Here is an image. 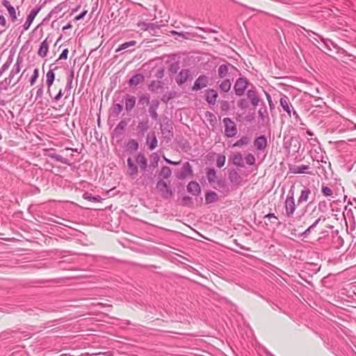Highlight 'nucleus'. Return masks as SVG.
Returning <instances> with one entry per match:
<instances>
[{
  "instance_id": "obj_30",
  "label": "nucleus",
  "mask_w": 356,
  "mask_h": 356,
  "mask_svg": "<svg viewBox=\"0 0 356 356\" xmlns=\"http://www.w3.org/2000/svg\"><path fill=\"white\" fill-rule=\"evenodd\" d=\"M144 79L145 77L142 74H136L129 79V84L131 86H136L143 82Z\"/></svg>"
},
{
  "instance_id": "obj_16",
  "label": "nucleus",
  "mask_w": 356,
  "mask_h": 356,
  "mask_svg": "<svg viewBox=\"0 0 356 356\" xmlns=\"http://www.w3.org/2000/svg\"><path fill=\"white\" fill-rule=\"evenodd\" d=\"M50 70L46 74V83L47 88H51L55 80L54 70L57 69V67L54 66V64L49 65Z\"/></svg>"
},
{
  "instance_id": "obj_54",
  "label": "nucleus",
  "mask_w": 356,
  "mask_h": 356,
  "mask_svg": "<svg viewBox=\"0 0 356 356\" xmlns=\"http://www.w3.org/2000/svg\"><path fill=\"white\" fill-rule=\"evenodd\" d=\"M175 97V92H170L169 93L164 94L161 97V101L164 103H168L171 99Z\"/></svg>"
},
{
  "instance_id": "obj_61",
  "label": "nucleus",
  "mask_w": 356,
  "mask_h": 356,
  "mask_svg": "<svg viewBox=\"0 0 356 356\" xmlns=\"http://www.w3.org/2000/svg\"><path fill=\"white\" fill-rule=\"evenodd\" d=\"M33 22L26 19V21L24 23V24L22 26V33L24 32V31H26L27 30L29 29L31 24H32Z\"/></svg>"
},
{
  "instance_id": "obj_52",
  "label": "nucleus",
  "mask_w": 356,
  "mask_h": 356,
  "mask_svg": "<svg viewBox=\"0 0 356 356\" xmlns=\"http://www.w3.org/2000/svg\"><path fill=\"white\" fill-rule=\"evenodd\" d=\"M83 198L85 200H88L89 201L93 202H100L101 197L99 196H93L91 194L85 193L83 195Z\"/></svg>"
},
{
  "instance_id": "obj_43",
  "label": "nucleus",
  "mask_w": 356,
  "mask_h": 356,
  "mask_svg": "<svg viewBox=\"0 0 356 356\" xmlns=\"http://www.w3.org/2000/svg\"><path fill=\"white\" fill-rule=\"evenodd\" d=\"M231 81L229 79L223 80L219 85L221 91L227 92L231 88Z\"/></svg>"
},
{
  "instance_id": "obj_31",
  "label": "nucleus",
  "mask_w": 356,
  "mask_h": 356,
  "mask_svg": "<svg viewBox=\"0 0 356 356\" xmlns=\"http://www.w3.org/2000/svg\"><path fill=\"white\" fill-rule=\"evenodd\" d=\"M218 200V195L214 191H207L205 194V202L206 204H211Z\"/></svg>"
},
{
  "instance_id": "obj_46",
  "label": "nucleus",
  "mask_w": 356,
  "mask_h": 356,
  "mask_svg": "<svg viewBox=\"0 0 356 356\" xmlns=\"http://www.w3.org/2000/svg\"><path fill=\"white\" fill-rule=\"evenodd\" d=\"M138 149V143L134 139L130 140L127 144V151H136Z\"/></svg>"
},
{
  "instance_id": "obj_2",
  "label": "nucleus",
  "mask_w": 356,
  "mask_h": 356,
  "mask_svg": "<svg viewBox=\"0 0 356 356\" xmlns=\"http://www.w3.org/2000/svg\"><path fill=\"white\" fill-rule=\"evenodd\" d=\"M222 122L225 127V136L227 138H233L236 136L238 131L235 122L229 118H224Z\"/></svg>"
},
{
  "instance_id": "obj_22",
  "label": "nucleus",
  "mask_w": 356,
  "mask_h": 356,
  "mask_svg": "<svg viewBox=\"0 0 356 356\" xmlns=\"http://www.w3.org/2000/svg\"><path fill=\"white\" fill-rule=\"evenodd\" d=\"M187 191L193 195H198L201 193L200 186L196 181H190L187 185Z\"/></svg>"
},
{
  "instance_id": "obj_11",
  "label": "nucleus",
  "mask_w": 356,
  "mask_h": 356,
  "mask_svg": "<svg viewBox=\"0 0 356 356\" xmlns=\"http://www.w3.org/2000/svg\"><path fill=\"white\" fill-rule=\"evenodd\" d=\"M161 131L165 138L171 140L173 137L172 124L169 121L164 122L161 124Z\"/></svg>"
},
{
  "instance_id": "obj_20",
  "label": "nucleus",
  "mask_w": 356,
  "mask_h": 356,
  "mask_svg": "<svg viewBox=\"0 0 356 356\" xmlns=\"http://www.w3.org/2000/svg\"><path fill=\"white\" fill-rule=\"evenodd\" d=\"M127 165H128V170H127L128 175L131 177H136L138 173V168L136 164L134 163L131 157H129L127 159Z\"/></svg>"
},
{
  "instance_id": "obj_28",
  "label": "nucleus",
  "mask_w": 356,
  "mask_h": 356,
  "mask_svg": "<svg viewBox=\"0 0 356 356\" xmlns=\"http://www.w3.org/2000/svg\"><path fill=\"white\" fill-rule=\"evenodd\" d=\"M49 49V44L47 39L44 40L40 45L39 49L38 51V54L44 58L47 56Z\"/></svg>"
},
{
  "instance_id": "obj_58",
  "label": "nucleus",
  "mask_w": 356,
  "mask_h": 356,
  "mask_svg": "<svg viewBox=\"0 0 356 356\" xmlns=\"http://www.w3.org/2000/svg\"><path fill=\"white\" fill-rule=\"evenodd\" d=\"M149 23H147L143 21H140L137 23V26L141 30V31H147L149 30Z\"/></svg>"
},
{
  "instance_id": "obj_6",
  "label": "nucleus",
  "mask_w": 356,
  "mask_h": 356,
  "mask_svg": "<svg viewBox=\"0 0 356 356\" xmlns=\"http://www.w3.org/2000/svg\"><path fill=\"white\" fill-rule=\"evenodd\" d=\"M209 84V77L204 74H202L197 77L195 80L194 85L192 88L193 91L200 90L205 87H207Z\"/></svg>"
},
{
  "instance_id": "obj_36",
  "label": "nucleus",
  "mask_w": 356,
  "mask_h": 356,
  "mask_svg": "<svg viewBox=\"0 0 356 356\" xmlns=\"http://www.w3.org/2000/svg\"><path fill=\"white\" fill-rule=\"evenodd\" d=\"M67 0L58 4L49 13V17L59 13L62 10L67 7Z\"/></svg>"
},
{
  "instance_id": "obj_1",
  "label": "nucleus",
  "mask_w": 356,
  "mask_h": 356,
  "mask_svg": "<svg viewBox=\"0 0 356 356\" xmlns=\"http://www.w3.org/2000/svg\"><path fill=\"white\" fill-rule=\"evenodd\" d=\"M294 186H292L289 191L286 198L284 202L285 216L287 218H291L296 209L294 200Z\"/></svg>"
},
{
  "instance_id": "obj_15",
  "label": "nucleus",
  "mask_w": 356,
  "mask_h": 356,
  "mask_svg": "<svg viewBox=\"0 0 356 356\" xmlns=\"http://www.w3.org/2000/svg\"><path fill=\"white\" fill-rule=\"evenodd\" d=\"M124 101L125 104V110L127 112L131 111L136 105V97L133 95H126L122 99L121 102L122 103Z\"/></svg>"
},
{
  "instance_id": "obj_60",
  "label": "nucleus",
  "mask_w": 356,
  "mask_h": 356,
  "mask_svg": "<svg viewBox=\"0 0 356 356\" xmlns=\"http://www.w3.org/2000/svg\"><path fill=\"white\" fill-rule=\"evenodd\" d=\"M179 68V63H173L170 65L169 70L171 73L175 74L177 72Z\"/></svg>"
},
{
  "instance_id": "obj_37",
  "label": "nucleus",
  "mask_w": 356,
  "mask_h": 356,
  "mask_svg": "<svg viewBox=\"0 0 356 356\" xmlns=\"http://www.w3.org/2000/svg\"><path fill=\"white\" fill-rule=\"evenodd\" d=\"M207 178L210 184H213L215 183V180L216 178V172L213 168H209L206 172Z\"/></svg>"
},
{
  "instance_id": "obj_63",
  "label": "nucleus",
  "mask_w": 356,
  "mask_h": 356,
  "mask_svg": "<svg viewBox=\"0 0 356 356\" xmlns=\"http://www.w3.org/2000/svg\"><path fill=\"white\" fill-rule=\"evenodd\" d=\"M139 102L141 104H148L149 103V97L146 95H143L139 99Z\"/></svg>"
},
{
  "instance_id": "obj_32",
  "label": "nucleus",
  "mask_w": 356,
  "mask_h": 356,
  "mask_svg": "<svg viewBox=\"0 0 356 356\" xmlns=\"http://www.w3.org/2000/svg\"><path fill=\"white\" fill-rule=\"evenodd\" d=\"M229 179L232 183L235 184H240L242 180L241 176L234 170L229 172Z\"/></svg>"
},
{
  "instance_id": "obj_5",
  "label": "nucleus",
  "mask_w": 356,
  "mask_h": 356,
  "mask_svg": "<svg viewBox=\"0 0 356 356\" xmlns=\"http://www.w3.org/2000/svg\"><path fill=\"white\" fill-rule=\"evenodd\" d=\"M149 128V120L145 118L139 121L136 128V134L138 137H143Z\"/></svg>"
},
{
  "instance_id": "obj_29",
  "label": "nucleus",
  "mask_w": 356,
  "mask_h": 356,
  "mask_svg": "<svg viewBox=\"0 0 356 356\" xmlns=\"http://www.w3.org/2000/svg\"><path fill=\"white\" fill-rule=\"evenodd\" d=\"M123 109V106L121 101L119 103L114 102L112 108H111V115L115 118H118L120 113Z\"/></svg>"
},
{
  "instance_id": "obj_3",
  "label": "nucleus",
  "mask_w": 356,
  "mask_h": 356,
  "mask_svg": "<svg viewBox=\"0 0 356 356\" xmlns=\"http://www.w3.org/2000/svg\"><path fill=\"white\" fill-rule=\"evenodd\" d=\"M156 188L159 190L161 195L164 199H171L173 197L174 193L172 190L169 186H168L163 179H161L157 181Z\"/></svg>"
},
{
  "instance_id": "obj_8",
  "label": "nucleus",
  "mask_w": 356,
  "mask_h": 356,
  "mask_svg": "<svg viewBox=\"0 0 356 356\" xmlns=\"http://www.w3.org/2000/svg\"><path fill=\"white\" fill-rule=\"evenodd\" d=\"M355 143L356 139H348L347 141L346 140H339L335 142L336 148L341 152H347L350 150V147L352 145L350 143Z\"/></svg>"
},
{
  "instance_id": "obj_26",
  "label": "nucleus",
  "mask_w": 356,
  "mask_h": 356,
  "mask_svg": "<svg viewBox=\"0 0 356 356\" xmlns=\"http://www.w3.org/2000/svg\"><path fill=\"white\" fill-rule=\"evenodd\" d=\"M231 159L234 165L241 168L244 167L243 156L240 152L233 154Z\"/></svg>"
},
{
  "instance_id": "obj_45",
  "label": "nucleus",
  "mask_w": 356,
  "mask_h": 356,
  "mask_svg": "<svg viewBox=\"0 0 356 356\" xmlns=\"http://www.w3.org/2000/svg\"><path fill=\"white\" fill-rule=\"evenodd\" d=\"M40 10H41L40 6H35L33 9H32L30 11V13H29V15L26 17V19L33 22L34 20L35 17H36V15L40 11Z\"/></svg>"
},
{
  "instance_id": "obj_21",
  "label": "nucleus",
  "mask_w": 356,
  "mask_h": 356,
  "mask_svg": "<svg viewBox=\"0 0 356 356\" xmlns=\"http://www.w3.org/2000/svg\"><path fill=\"white\" fill-rule=\"evenodd\" d=\"M190 76H191V73L188 70H186V69L181 70L178 74V77L177 79V83L179 86H181L182 84H184V83L186 82V81L188 79Z\"/></svg>"
},
{
  "instance_id": "obj_64",
  "label": "nucleus",
  "mask_w": 356,
  "mask_h": 356,
  "mask_svg": "<svg viewBox=\"0 0 356 356\" xmlns=\"http://www.w3.org/2000/svg\"><path fill=\"white\" fill-rule=\"evenodd\" d=\"M69 51L67 49H65L63 50L62 53L60 54L58 60L67 59L68 56Z\"/></svg>"
},
{
  "instance_id": "obj_55",
  "label": "nucleus",
  "mask_w": 356,
  "mask_h": 356,
  "mask_svg": "<svg viewBox=\"0 0 356 356\" xmlns=\"http://www.w3.org/2000/svg\"><path fill=\"white\" fill-rule=\"evenodd\" d=\"M220 110L223 112H227L230 109L229 103L227 101L222 100L220 102Z\"/></svg>"
},
{
  "instance_id": "obj_10",
  "label": "nucleus",
  "mask_w": 356,
  "mask_h": 356,
  "mask_svg": "<svg viewBox=\"0 0 356 356\" xmlns=\"http://www.w3.org/2000/svg\"><path fill=\"white\" fill-rule=\"evenodd\" d=\"M253 143L256 150L258 152H264L268 145L267 138L264 135L257 137Z\"/></svg>"
},
{
  "instance_id": "obj_19",
  "label": "nucleus",
  "mask_w": 356,
  "mask_h": 356,
  "mask_svg": "<svg viewBox=\"0 0 356 356\" xmlns=\"http://www.w3.org/2000/svg\"><path fill=\"white\" fill-rule=\"evenodd\" d=\"M127 165H128V170H127L128 175L131 177H136L138 173V168L136 164L134 163L131 157H129L127 159Z\"/></svg>"
},
{
  "instance_id": "obj_33",
  "label": "nucleus",
  "mask_w": 356,
  "mask_h": 356,
  "mask_svg": "<svg viewBox=\"0 0 356 356\" xmlns=\"http://www.w3.org/2000/svg\"><path fill=\"white\" fill-rule=\"evenodd\" d=\"M216 186H213V188L216 189L220 190L222 193H227L229 192V187L227 186L226 181L222 179H218L216 183Z\"/></svg>"
},
{
  "instance_id": "obj_27",
  "label": "nucleus",
  "mask_w": 356,
  "mask_h": 356,
  "mask_svg": "<svg viewBox=\"0 0 356 356\" xmlns=\"http://www.w3.org/2000/svg\"><path fill=\"white\" fill-rule=\"evenodd\" d=\"M159 101L156 100V101L152 102V105L149 106V108L148 109V112L149 113V115L154 120H157V119L159 118V115H158V113L156 112V110H157V108L159 107Z\"/></svg>"
},
{
  "instance_id": "obj_53",
  "label": "nucleus",
  "mask_w": 356,
  "mask_h": 356,
  "mask_svg": "<svg viewBox=\"0 0 356 356\" xmlns=\"http://www.w3.org/2000/svg\"><path fill=\"white\" fill-rule=\"evenodd\" d=\"M245 160L246 163L249 165H253L256 161L254 156L251 153H248L245 155Z\"/></svg>"
},
{
  "instance_id": "obj_50",
  "label": "nucleus",
  "mask_w": 356,
  "mask_h": 356,
  "mask_svg": "<svg viewBox=\"0 0 356 356\" xmlns=\"http://www.w3.org/2000/svg\"><path fill=\"white\" fill-rule=\"evenodd\" d=\"M49 156L56 161H59L64 164H68V160L67 159L63 157L61 155H59L57 154H49Z\"/></svg>"
},
{
  "instance_id": "obj_56",
  "label": "nucleus",
  "mask_w": 356,
  "mask_h": 356,
  "mask_svg": "<svg viewBox=\"0 0 356 356\" xmlns=\"http://www.w3.org/2000/svg\"><path fill=\"white\" fill-rule=\"evenodd\" d=\"M38 76H39V70H38V68H35V70H33V74L29 80L31 86H33L35 84L37 79L38 78Z\"/></svg>"
},
{
  "instance_id": "obj_34",
  "label": "nucleus",
  "mask_w": 356,
  "mask_h": 356,
  "mask_svg": "<svg viewBox=\"0 0 356 356\" xmlns=\"http://www.w3.org/2000/svg\"><path fill=\"white\" fill-rule=\"evenodd\" d=\"M320 149V152H316L317 154L312 156V158L315 161H316L318 163L321 162L322 163L326 164L327 163L328 158L325 155V152H323L321 149Z\"/></svg>"
},
{
  "instance_id": "obj_48",
  "label": "nucleus",
  "mask_w": 356,
  "mask_h": 356,
  "mask_svg": "<svg viewBox=\"0 0 356 356\" xmlns=\"http://www.w3.org/2000/svg\"><path fill=\"white\" fill-rule=\"evenodd\" d=\"M126 126H127V122L124 120H121L118 123V124L116 126V127L115 128V132L117 134L120 135L122 133V131H124Z\"/></svg>"
},
{
  "instance_id": "obj_23",
  "label": "nucleus",
  "mask_w": 356,
  "mask_h": 356,
  "mask_svg": "<svg viewBox=\"0 0 356 356\" xmlns=\"http://www.w3.org/2000/svg\"><path fill=\"white\" fill-rule=\"evenodd\" d=\"M218 97V92L214 89L207 90L205 94V99L209 104L214 105Z\"/></svg>"
},
{
  "instance_id": "obj_12",
  "label": "nucleus",
  "mask_w": 356,
  "mask_h": 356,
  "mask_svg": "<svg viewBox=\"0 0 356 356\" xmlns=\"http://www.w3.org/2000/svg\"><path fill=\"white\" fill-rule=\"evenodd\" d=\"M157 138L155 131H151L149 132L146 137V145L149 150H153L157 147Z\"/></svg>"
},
{
  "instance_id": "obj_24",
  "label": "nucleus",
  "mask_w": 356,
  "mask_h": 356,
  "mask_svg": "<svg viewBox=\"0 0 356 356\" xmlns=\"http://www.w3.org/2000/svg\"><path fill=\"white\" fill-rule=\"evenodd\" d=\"M311 195V190L308 187H304L298 199V204H300L303 202H306L309 200V195Z\"/></svg>"
},
{
  "instance_id": "obj_59",
  "label": "nucleus",
  "mask_w": 356,
  "mask_h": 356,
  "mask_svg": "<svg viewBox=\"0 0 356 356\" xmlns=\"http://www.w3.org/2000/svg\"><path fill=\"white\" fill-rule=\"evenodd\" d=\"M238 106L241 109L247 108L248 106V102L245 99H241L238 102Z\"/></svg>"
},
{
  "instance_id": "obj_18",
  "label": "nucleus",
  "mask_w": 356,
  "mask_h": 356,
  "mask_svg": "<svg viewBox=\"0 0 356 356\" xmlns=\"http://www.w3.org/2000/svg\"><path fill=\"white\" fill-rule=\"evenodd\" d=\"M309 168V165H291L289 167L290 172L293 174H309L312 173L307 172V170Z\"/></svg>"
},
{
  "instance_id": "obj_47",
  "label": "nucleus",
  "mask_w": 356,
  "mask_h": 356,
  "mask_svg": "<svg viewBox=\"0 0 356 356\" xmlns=\"http://www.w3.org/2000/svg\"><path fill=\"white\" fill-rule=\"evenodd\" d=\"M12 80L13 78H10L9 76L5 78L2 81L0 82V89L6 90L8 88V86L10 85Z\"/></svg>"
},
{
  "instance_id": "obj_17",
  "label": "nucleus",
  "mask_w": 356,
  "mask_h": 356,
  "mask_svg": "<svg viewBox=\"0 0 356 356\" xmlns=\"http://www.w3.org/2000/svg\"><path fill=\"white\" fill-rule=\"evenodd\" d=\"M22 63H23V58L20 56H18L16 59V63H15V65H13L12 70H10V72L9 73L8 76H10V78L13 79L14 76L20 72Z\"/></svg>"
},
{
  "instance_id": "obj_38",
  "label": "nucleus",
  "mask_w": 356,
  "mask_h": 356,
  "mask_svg": "<svg viewBox=\"0 0 356 356\" xmlns=\"http://www.w3.org/2000/svg\"><path fill=\"white\" fill-rule=\"evenodd\" d=\"M250 143V138L248 136H242L239 140L236 141L233 145V147H241L247 145Z\"/></svg>"
},
{
  "instance_id": "obj_41",
  "label": "nucleus",
  "mask_w": 356,
  "mask_h": 356,
  "mask_svg": "<svg viewBox=\"0 0 356 356\" xmlns=\"http://www.w3.org/2000/svg\"><path fill=\"white\" fill-rule=\"evenodd\" d=\"M205 118H206L207 120L209 122L211 126H212V127L216 126V124L217 123V119H216V115L213 113H211L210 111H206L205 112Z\"/></svg>"
},
{
  "instance_id": "obj_57",
  "label": "nucleus",
  "mask_w": 356,
  "mask_h": 356,
  "mask_svg": "<svg viewBox=\"0 0 356 356\" xmlns=\"http://www.w3.org/2000/svg\"><path fill=\"white\" fill-rule=\"evenodd\" d=\"M225 163V156L218 155L216 159V165L218 168H222Z\"/></svg>"
},
{
  "instance_id": "obj_42",
  "label": "nucleus",
  "mask_w": 356,
  "mask_h": 356,
  "mask_svg": "<svg viewBox=\"0 0 356 356\" xmlns=\"http://www.w3.org/2000/svg\"><path fill=\"white\" fill-rule=\"evenodd\" d=\"M228 71L227 65H220L218 68V75L220 78H225L227 75Z\"/></svg>"
},
{
  "instance_id": "obj_62",
  "label": "nucleus",
  "mask_w": 356,
  "mask_h": 356,
  "mask_svg": "<svg viewBox=\"0 0 356 356\" xmlns=\"http://www.w3.org/2000/svg\"><path fill=\"white\" fill-rule=\"evenodd\" d=\"M43 95V85H40L37 87L35 99L42 97Z\"/></svg>"
},
{
  "instance_id": "obj_49",
  "label": "nucleus",
  "mask_w": 356,
  "mask_h": 356,
  "mask_svg": "<svg viewBox=\"0 0 356 356\" xmlns=\"http://www.w3.org/2000/svg\"><path fill=\"white\" fill-rule=\"evenodd\" d=\"M321 192H322L323 195L325 197H333V191L327 186L323 184L321 186Z\"/></svg>"
},
{
  "instance_id": "obj_40",
  "label": "nucleus",
  "mask_w": 356,
  "mask_h": 356,
  "mask_svg": "<svg viewBox=\"0 0 356 356\" xmlns=\"http://www.w3.org/2000/svg\"><path fill=\"white\" fill-rule=\"evenodd\" d=\"M159 159V156L156 152L152 153L149 156L150 167L153 169L156 168L158 166Z\"/></svg>"
},
{
  "instance_id": "obj_39",
  "label": "nucleus",
  "mask_w": 356,
  "mask_h": 356,
  "mask_svg": "<svg viewBox=\"0 0 356 356\" xmlns=\"http://www.w3.org/2000/svg\"><path fill=\"white\" fill-rule=\"evenodd\" d=\"M163 83L160 81H152L148 86V89L151 92H156L158 90L162 88Z\"/></svg>"
},
{
  "instance_id": "obj_13",
  "label": "nucleus",
  "mask_w": 356,
  "mask_h": 356,
  "mask_svg": "<svg viewBox=\"0 0 356 356\" xmlns=\"http://www.w3.org/2000/svg\"><path fill=\"white\" fill-rule=\"evenodd\" d=\"M136 165L139 166L140 170L146 171L147 168V159L144 153L138 152L135 158Z\"/></svg>"
},
{
  "instance_id": "obj_51",
  "label": "nucleus",
  "mask_w": 356,
  "mask_h": 356,
  "mask_svg": "<svg viewBox=\"0 0 356 356\" xmlns=\"http://www.w3.org/2000/svg\"><path fill=\"white\" fill-rule=\"evenodd\" d=\"M136 44L135 40H131L129 42H126L120 45V47L117 49L116 51L118 52L121 50L125 49L129 47L134 46Z\"/></svg>"
},
{
  "instance_id": "obj_44",
  "label": "nucleus",
  "mask_w": 356,
  "mask_h": 356,
  "mask_svg": "<svg viewBox=\"0 0 356 356\" xmlns=\"http://www.w3.org/2000/svg\"><path fill=\"white\" fill-rule=\"evenodd\" d=\"M73 78H74V71H72L70 73V76L68 79V81H67V86L65 87V91H64V92L66 93L65 98H67L70 95V90L72 87V84Z\"/></svg>"
},
{
  "instance_id": "obj_4",
  "label": "nucleus",
  "mask_w": 356,
  "mask_h": 356,
  "mask_svg": "<svg viewBox=\"0 0 356 356\" xmlns=\"http://www.w3.org/2000/svg\"><path fill=\"white\" fill-rule=\"evenodd\" d=\"M249 84L248 80L245 77H239L236 79L234 90L236 96L241 97L244 95L245 90Z\"/></svg>"
},
{
  "instance_id": "obj_14",
  "label": "nucleus",
  "mask_w": 356,
  "mask_h": 356,
  "mask_svg": "<svg viewBox=\"0 0 356 356\" xmlns=\"http://www.w3.org/2000/svg\"><path fill=\"white\" fill-rule=\"evenodd\" d=\"M247 97L250 99L253 106L257 107L259 105V97L257 95V92L254 87H252V88L248 90Z\"/></svg>"
},
{
  "instance_id": "obj_7",
  "label": "nucleus",
  "mask_w": 356,
  "mask_h": 356,
  "mask_svg": "<svg viewBox=\"0 0 356 356\" xmlns=\"http://www.w3.org/2000/svg\"><path fill=\"white\" fill-rule=\"evenodd\" d=\"M188 176L193 177L194 175L191 165L189 162H186L184 164L181 171L177 173V177L179 179H184Z\"/></svg>"
},
{
  "instance_id": "obj_25",
  "label": "nucleus",
  "mask_w": 356,
  "mask_h": 356,
  "mask_svg": "<svg viewBox=\"0 0 356 356\" xmlns=\"http://www.w3.org/2000/svg\"><path fill=\"white\" fill-rule=\"evenodd\" d=\"M14 56H15V51H10V54L6 60V61L5 62V63L1 66V69H0V77L3 75V74L8 70V68L10 67V65L12 64V63L13 62V59H14Z\"/></svg>"
},
{
  "instance_id": "obj_35",
  "label": "nucleus",
  "mask_w": 356,
  "mask_h": 356,
  "mask_svg": "<svg viewBox=\"0 0 356 356\" xmlns=\"http://www.w3.org/2000/svg\"><path fill=\"white\" fill-rule=\"evenodd\" d=\"M158 174L163 179H168L171 177L172 170L168 166H163Z\"/></svg>"
},
{
  "instance_id": "obj_9",
  "label": "nucleus",
  "mask_w": 356,
  "mask_h": 356,
  "mask_svg": "<svg viewBox=\"0 0 356 356\" xmlns=\"http://www.w3.org/2000/svg\"><path fill=\"white\" fill-rule=\"evenodd\" d=\"M280 104L283 110L286 112L288 116L291 117L293 107L290 102L289 98L286 95L282 94Z\"/></svg>"
}]
</instances>
